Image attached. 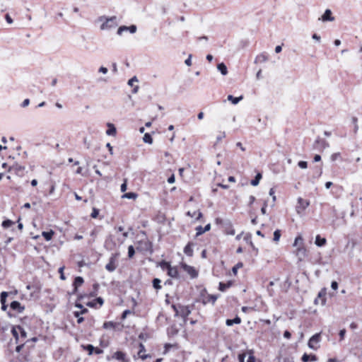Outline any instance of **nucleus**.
I'll list each match as a JSON object with an SVG mask.
<instances>
[{
    "instance_id": "64",
    "label": "nucleus",
    "mask_w": 362,
    "mask_h": 362,
    "mask_svg": "<svg viewBox=\"0 0 362 362\" xmlns=\"http://www.w3.org/2000/svg\"><path fill=\"white\" fill-rule=\"evenodd\" d=\"M331 287L333 290H337L338 288V284L337 281H332L331 284Z\"/></svg>"
},
{
    "instance_id": "41",
    "label": "nucleus",
    "mask_w": 362,
    "mask_h": 362,
    "mask_svg": "<svg viewBox=\"0 0 362 362\" xmlns=\"http://www.w3.org/2000/svg\"><path fill=\"white\" fill-rule=\"evenodd\" d=\"M18 329L19 330V334H21V337L22 338H26L27 337V333L24 330V329L21 327V326H18Z\"/></svg>"
},
{
    "instance_id": "42",
    "label": "nucleus",
    "mask_w": 362,
    "mask_h": 362,
    "mask_svg": "<svg viewBox=\"0 0 362 362\" xmlns=\"http://www.w3.org/2000/svg\"><path fill=\"white\" fill-rule=\"evenodd\" d=\"M135 253L134 248L132 245L129 246L128 247V256L129 258H132Z\"/></svg>"
},
{
    "instance_id": "27",
    "label": "nucleus",
    "mask_w": 362,
    "mask_h": 362,
    "mask_svg": "<svg viewBox=\"0 0 362 362\" xmlns=\"http://www.w3.org/2000/svg\"><path fill=\"white\" fill-rule=\"evenodd\" d=\"M143 141L146 144H153V139L150 134L146 133L144 135Z\"/></svg>"
},
{
    "instance_id": "33",
    "label": "nucleus",
    "mask_w": 362,
    "mask_h": 362,
    "mask_svg": "<svg viewBox=\"0 0 362 362\" xmlns=\"http://www.w3.org/2000/svg\"><path fill=\"white\" fill-rule=\"evenodd\" d=\"M15 223L9 219L5 220L2 222V227L4 228H8L13 226Z\"/></svg>"
},
{
    "instance_id": "11",
    "label": "nucleus",
    "mask_w": 362,
    "mask_h": 362,
    "mask_svg": "<svg viewBox=\"0 0 362 362\" xmlns=\"http://www.w3.org/2000/svg\"><path fill=\"white\" fill-rule=\"evenodd\" d=\"M11 308L13 310H16L18 313H22L24 310V307L21 306L18 301H13L11 303Z\"/></svg>"
},
{
    "instance_id": "22",
    "label": "nucleus",
    "mask_w": 362,
    "mask_h": 362,
    "mask_svg": "<svg viewBox=\"0 0 362 362\" xmlns=\"http://www.w3.org/2000/svg\"><path fill=\"white\" fill-rule=\"evenodd\" d=\"M218 70L221 73L222 75L226 76L228 74V69L225 64L220 63L217 65Z\"/></svg>"
},
{
    "instance_id": "34",
    "label": "nucleus",
    "mask_w": 362,
    "mask_h": 362,
    "mask_svg": "<svg viewBox=\"0 0 362 362\" xmlns=\"http://www.w3.org/2000/svg\"><path fill=\"white\" fill-rule=\"evenodd\" d=\"M187 215L190 216V217H194L196 215H197V219H199L202 216V214L201 211H194V213H191L190 211H188L187 213Z\"/></svg>"
},
{
    "instance_id": "44",
    "label": "nucleus",
    "mask_w": 362,
    "mask_h": 362,
    "mask_svg": "<svg viewBox=\"0 0 362 362\" xmlns=\"http://www.w3.org/2000/svg\"><path fill=\"white\" fill-rule=\"evenodd\" d=\"M226 233L227 235H235V230L233 228H232V226L230 224L229 225L228 228H226Z\"/></svg>"
},
{
    "instance_id": "47",
    "label": "nucleus",
    "mask_w": 362,
    "mask_h": 362,
    "mask_svg": "<svg viewBox=\"0 0 362 362\" xmlns=\"http://www.w3.org/2000/svg\"><path fill=\"white\" fill-rule=\"evenodd\" d=\"M243 264L241 262L238 263L235 267H233V272L235 274L239 268L243 267Z\"/></svg>"
},
{
    "instance_id": "53",
    "label": "nucleus",
    "mask_w": 362,
    "mask_h": 362,
    "mask_svg": "<svg viewBox=\"0 0 362 362\" xmlns=\"http://www.w3.org/2000/svg\"><path fill=\"white\" fill-rule=\"evenodd\" d=\"M185 64L188 66L192 65V54L189 55L188 58L185 61Z\"/></svg>"
},
{
    "instance_id": "6",
    "label": "nucleus",
    "mask_w": 362,
    "mask_h": 362,
    "mask_svg": "<svg viewBox=\"0 0 362 362\" xmlns=\"http://www.w3.org/2000/svg\"><path fill=\"white\" fill-rule=\"evenodd\" d=\"M137 28L134 25H132L130 26L122 25L120 26L117 30V35H122L124 32L129 31L130 33H135L136 32Z\"/></svg>"
},
{
    "instance_id": "62",
    "label": "nucleus",
    "mask_w": 362,
    "mask_h": 362,
    "mask_svg": "<svg viewBox=\"0 0 362 362\" xmlns=\"http://www.w3.org/2000/svg\"><path fill=\"white\" fill-rule=\"evenodd\" d=\"M29 104H30V100L29 99H25L23 101L21 106L23 107H25L28 106Z\"/></svg>"
},
{
    "instance_id": "35",
    "label": "nucleus",
    "mask_w": 362,
    "mask_h": 362,
    "mask_svg": "<svg viewBox=\"0 0 362 362\" xmlns=\"http://www.w3.org/2000/svg\"><path fill=\"white\" fill-rule=\"evenodd\" d=\"M160 266L163 270L167 271V272L168 271L169 268L171 267V265L170 264L169 262H167L165 261L160 262Z\"/></svg>"
},
{
    "instance_id": "4",
    "label": "nucleus",
    "mask_w": 362,
    "mask_h": 362,
    "mask_svg": "<svg viewBox=\"0 0 362 362\" xmlns=\"http://www.w3.org/2000/svg\"><path fill=\"white\" fill-rule=\"evenodd\" d=\"M238 359L240 362H255V358L252 351H249L247 354H239Z\"/></svg>"
},
{
    "instance_id": "7",
    "label": "nucleus",
    "mask_w": 362,
    "mask_h": 362,
    "mask_svg": "<svg viewBox=\"0 0 362 362\" xmlns=\"http://www.w3.org/2000/svg\"><path fill=\"white\" fill-rule=\"evenodd\" d=\"M24 170H25V167L22 166L18 163L13 164L8 169L9 172H13L19 176H22L23 175Z\"/></svg>"
},
{
    "instance_id": "10",
    "label": "nucleus",
    "mask_w": 362,
    "mask_h": 362,
    "mask_svg": "<svg viewBox=\"0 0 362 362\" xmlns=\"http://www.w3.org/2000/svg\"><path fill=\"white\" fill-rule=\"evenodd\" d=\"M296 255L298 257L299 260H302L306 255V250L303 246H300L296 249Z\"/></svg>"
},
{
    "instance_id": "37",
    "label": "nucleus",
    "mask_w": 362,
    "mask_h": 362,
    "mask_svg": "<svg viewBox=\"0 0 362 362\" xmlns=\"http://www.w3.org/2000/svg\"><path fill=\"white\" fill-rule=\"evenodd\" d=\"M103 327L105 329H113L115 328V324L112 322H105L103 324Z\"/></svg>"
},
{
    "instance_id": "51",
    "label": "nucleus",
    "mask_w": 362,
    "mask_h": 362,
    "mask_svg": "<svg viewBox=\"0 0 362 362\" xmlns=\"http://www.w3.org/2000/svg\"><path fill=\"white\" fill-rule=\"evenodd\" d=\"M134 82H138V79L136 76L132 77L131 79L128 81V85L130 86H133Z\"/></svg>"
},
{
    "instance_id": "60",
    "label": "nucleus",
    "mask_w": 362,
    "mask_h": 362,
    "mask_svg": "<svg viewBox=\"0 0 362 362\" xmlns=\"http://www.w3.org/2000/svg\"><path fill=\"white\" fill-rule=\"evenodd\" d=\"M202 303H203V304H204V305H205V304H206V303H209V302H211L210 298H209V295H207V296H206V297H204V298H202Z\"/></svg>"
},
{
    "instance_id": "25",
    "label": "nucleus",
    "mask_w": 362,
    "mask_h": 362,
    "mask_svg": "<svg viewBox=\"0 0 362 362\" xmlns=\"http://www.w3.org/2000/svg\"><path fill=\"white\" fill-rule=\"evenodd\" d=\"M137 194L134 192H128L122 196V198L129 199H136L137 198Z\"/></svg>"
},
{
    "instance_id": "20",
    "label": "nucleus",
    "mask_w": 362,
    "mask_h": 362,
    "mask_svg": "<svg viewBox=\"0 0 362 362\" xmlns=\"http://www.w3.org/2000/svg\"><path fill=\"white\" fill-rule=\"evenodd\" d=\"M140 349L138 352V355L139 358H141L142 360H144L148 357V354H145V348L144 346L142 344H140Z\"/></svg>"
},
{
    "instance_id": "39",
    "label": "nucleus",
    "mask_w": 362,
    "mask_h": 362,
    "mask_svg": "<svg viewBox=\"0 0 362 362\" xmlns=\"http://www.w3.org/2000/svg\"><path fill=\"white\" fill-rule=\"evenodd\" d=\"M8 296V293L6 292V291H3L1 293V303L2 305L5 304L6 303V299Z\"/></svg>"
},
{
    "instance_id": "61",
    "label": "nucleus",
    "mask_w": 362,
    "mask_h": 362,
    "mask_svg": "<svg viewBox=\"0 0 362 362\" xmlns=\"http://www.w3.org/2000/svg\"><path fill=\"white\" fill-rule=\"evenodd\" d=\"M6 21L8 23L12 24L13 23V19L11 18V16L8 14H6L5 16Z\"/></svg>"
},
{
    "instance_id": "21",
    "label": "nucleus",
    "mask_w": 362,
    "mask_h": 362,
    "mask_svg": "<svg viewBox=\"0 0 362 362\" xmlns=\"http://www.w3.org/2000/svg\"><path fill=\"white\" fill-rule=\"evenodd\" d=\"M268 59V57H267V55L265 54V53H262L260 54H259L258 56H257L256 59H255V62L256 63H263V62H267Z\"/></svg>"
},
{
    "instance_id": "56",
    "label": "nucleus",
    "mask_w": 362,
    "mask_h": 362,
    "mask_svg": "<svg viewBox=\"0 0 362 362\" xmlns=\"http://www.w3.org/2000/svg\"><path fill=\"white\" fill-rule=\"evenodd\" d=\"M209 298H210L211 302L214 304L217 300L218 296L215 295H209Z\"/></svg>"
},
{
    "instance_id": "29",
    "label": "nucleus",
    "mask_w": 362,
    "mask_h": 362,
    "mask_svg": "<svg viewBox=\"0 0 362 362\" xmlns=\"http://www.w3.org/2000/svg\"><path fill=\"white\" fill-rule=\"evenodd\" d=\"M262 178V175L260 173H257V175L255 176V179H253L252 181H251V185L252 186H257L258 185V184L259 183V180H261Z\"/></svg>"
},
{
    "instance_id": "54",
    "label": "nucleus",
    "mask_w": 362,
    "mask_h": 362,
    "mask_svg": "<svg viewBox=\"0 0 362 362\" xmlns=\"http://www.w3.org/2000/svg\"><path fill=\"white\" fill-rule=\"evenodd\" d=\"M64 269V267H60V268L59 269V272L60 273V279H61L62 280H65V279H66V278H65V276H64V273H63Z\"/></svg>"
},
{
    "instance_id": "13",
    "label": "nucleus",
    "mask_w": 362,
    "mask_h": 362,
    "mask_svg": "<svg viewBox=\"0 0 362 362\" xmlns=\"http://www.w3.org/2000/svg\"><path fill=\"white\" fill-rule=\"evenodd\" d=\"M107 126L108 129L106 131V134L108 136H115L117 134V130H116L115 125L112 123H107Z\"/></svg>"
},
{
    "instance_id": "9",
    "label": "nucleus",
    "mask_w": 362,
    "mask_h": 362,
    "mask_svg": "<svg viewBox=\"0 0 362 362\" xmlns=\"http://www.w3.org/2000/svg\"><path fill=\"white\" fill-rule=\"evenodd\" d=\"M320 21H322L323 22L325 21H334V18L332 16V11L329 9H327L324 14L321 16V18H319Z\"/></svg>"
},
{
    "instance_id": "43",
    "label": "nucleus",
    "mask_w": 362,
    "mask_h": 362,
    "mask_svg": "<svg viewBox=\"0 0 362 362\" xmlns=\"http://www.w3.org/2000/svg\"><path fill=\"white\" fill-rule=\"evenodd\" d=\"M298 165L301 169H306L308 168V163L306 161L301 160L298 162Z\"/></svg>"
},
{
    "instance_id": "58",
    "label": "nucleus",
    "mask_w": 362,
    "mask_h": 362,
    "mask_svg": "<svg viewBox=\"0 0 362 362\" xmlns=\"http://www.w3.org/2000/svg\"><path fill=\"white\" fill-rule=\"evenodd\" d=\"M326 295V289L325 288H323L322 289L319 293H318V298H322V297H325V296Z\"/></svg>"
},
{
    "instance_id": "17",
    "label": "nucleus",
    "mask_w": 362,
    "mask_h": 362,
    "mask_svg": "<svg viewBox=\"0 0 362 362\" xmlns=\"http://www.w3.org/2000/svg\"><path fill=\"white\" fill-rule=\"evenodd\" d=\"M167 272L168 274L172 278H176L178 276V271L175 267L171 266Z\"/></svg>"
},
{
    "instance_id": "50",
    "label": "nucleus",
    "mask_w": 362,
    "mask_h": 362,
    "mask_svg": "<svg viewBox=\"0 0 362 362\" xmlns=\"http://www.w3.org/2000/svg\"><path fill=\"white\" fill-rule=\"evenodd\" d=\"M275 190L274 188H271L270 190H269V195L271 197H272V201L273 202H276V197L275 196Z\"/></svg>"
},
{
    "instance_id": "12",
    "label": "nucleus",
    "mask_w": 362,
    "mask_h": 362,
    "mask_svg": "<svg viewBox=\"0 0 362 362\" xmlns=\"http://www.w3.org/2000/svg\"><path fill=\"white\" fill-rule=\"evenodd\" d=\"M112 358L116 360L120 361L122 362L127 361L125 354L123 352L119 351L114 353V354L112 355Z\"/></svg>"
},
{
    "instance_id": "3",
    "label": "nucleus",
    "mask_w": 362,
    "mask_h": 362,
    "mask_svg": "<svg viewBox=\"0 0 362 362\" xmlns=\"http://www.w3.org/2000/svg\"><path fill=\"white\" fill-rule=\"evenodd\" d=\"M320 341V334H314L308 341V346L310 349L317 350L319 347L318 344Z\"/></svg>"
},
{
    "instance_id": "15",
    "label": "nucleus",
    "mask_w": 362,
    "mask_h": 362,
    "mask_svg": "<svg viewBox=\"0 0 362 362\" xmlns=\"http://www.w3.org/2000/svg\"><path fill=\"white\" fill-rule=\"evenodd\" d=\"M327 243V240L325 238H322L320 235H317L315 237V244L318 247L324 246Z\"/></svg>"
},
{
    "instance_id": "36",
    "label": "nucleus",
    "mask_w": 362,
    "mask_h": 362,
    "mask_svg": "<svg viewBox=\"0 0 362 362\" xmlns=\"http://www.w3.org/2000/svg\"><path fill=\"white\" fill-rule=\"evenodd\" d=\"M230 283H228V284H224V283H222V282H220L219 283V290L221 291H225L228 288H229L230 286Z\"/></svg>"
},
{
    "instance_id": "5",
    "label": "nucleus",
    "mask_w": 362,
    "mask_h": 362,
    "mask_svg": "<svg viewBox=\"0 0 362 362\" xmlns=\"http://www.w3.org/2000/svg\"><path fill=\"white\" fill-rule=\"evenodd\" d=\"M309 206V202L300 197L298 199V205L296 206V211L298 214H303L304 210Z\"/></svg>"
},
{
    "instance_id": "2",
    "label": "nucleus",
    "mask_w": 362,
    "mask_h": 362,
    "mask_svg": "<svg viewBox=\"0 0 362 362\" xmlns=\"http://www.w3.org/2000/svg\"><path fill=\"white\" fill-rule=\"evenodd\" d=\"M98 21L102 22L100 27L102 30H110L115 28L118 25L117 18L116 16L107 17L103 16L99 17Z\"/></svg>"
},
{
    "instance_id": "31",
    "label": "nucleus",
    "mask_w": 362,
    "mask_h": 362,
    "mask_svg": "<svg viewBox=\"0 0 362 362\" xmlns=\"http://www.w3.org/2000/svg\"><path fill=\"white\" fill-rule=\"evenodd\" d=\"M42 236L45 238L46 240H50L54 235V232L52 230L48 232H42Z\"/></svg>"
},
{
    "instance_id": "28",
    "label": "nucleus",
    "mask_w": 362,
    "mask_h": 362,
    "mask_svg": "<svg viewBox=\"0 0 362 362\" xmlns=\"http://www.w3.org/2000/svg\"><path fill=\"white\" fill-rule=\"evenodd\" d=\"M303 243V239L301 235H298L294 240L293 246L297 247L298 245L302 246Z\"/></svg>"
},
{
    "instance_id": "32",
    "label": "nucleus",
    "mask_w": 362,
    "mask_h": 362,
    "mask_svg": "<svg viewBox=\"0 0 362 362\" xmlns=\"http://www.w3.org/2000/svg\"><path fill=\"white\" fill-rule=\"evenodd\" d=\"M11 333L16 340L18 341L19 337V330L18 329V326H15L12 328Z\"/></svg>"
},
{
    "instance_id": "48",
    "label": "nucleus",
    "mask_w": 362,
    "mask_h": 362,
    "mask_svg": "<svg viewBox=\"0 0 362 362\" xmlns=\"http://www.w3.org/2000/svg\"><path fill=\"white\" fill-rule=\"evenodd\" d=\"M87 351H88V354L91 355L93 354V351L94 350V346L91 344H88L86 346L84 347Z\"/></svg>"
},
{
    "instance_id": "14",
    "label": "nucleus",
    "mask_w": 362,
    "mask_h": 362,
    "mask_svg": "<svg viewBox=\"0 0 362 362\" xmlns=\"http://www.w3.org/2000/svg\"><path fill=\"white\" fill-rule=\"evenodd\" d=\"M83 279L82 277L77 276L75 278L74 282V289L73 293H74L77 291L78 287L81 286L83 284Z\"/></svg>"
},
{
    "instance_id": "59",
    "label": "nucleus",
    "mask_w": 362,
    "mask_h": 362,
    "mask_svg": "<svg viewBox=\"0 0 362 362\" xmlns=\"http://www.w3.org/2000/svg\"><path fill=\"white\" fill-rule=\"evenodd\" d=\"M175 181V175L173 174L168 179V182L170 184L174 183Z\"/></svg>"
},
{
    "instance_id": "49",
    "label": "nucleus",
    "mask_w": 362,
    "mask_h": 362,
    "mask_svg": "<svg viewBox=\"0 0 362 362\" xmlns=\"http://www.w3.org/2000/svg\"><path fill=\"white\" fill-rule=\"evenodd\" d=\"M226 136V133L224 132H220V134L216 136V141L219 142Z\"/></svg>"
},
{
    "instance_id": "38",
    "label": "nucleus",
    "mask_w": 362,
    "mask_h": 362,
    "mask_svg": "<svg viewBox=\"0 0 362 362\" xmlns=\"http://www.w3.org/2000/svg\"><path fill=\"white\" fill-rule=\"evenodd\" d=\"M281 237V232L279 230H276L274 233V241L278 242Z\"/></svg>"
},
{
    "instance_id": "30",
    "label": "nucleus",
    "mask_w": 362,
    "mask_h": 362,
    "mask_svg": "<svg viewBox=\"0 0 362 362\" xmlns=\"http://www.w3.org/2000/svg\"><path fill=\"white\" fill-rule=\"evenodd\" d=\"M160 283H161V281L159 279H158V278L154 279L153 280V288L156 290L160 289L161 288Z\"/></svg>"
},
{
    "instance_id": "63",
    "label": "nucleus",
    "mask_w": 362,
    "mask_h": 362,
    "mask_svg": "<svg viewBox=\"0 0 362 362\" xmlns=\"http://www.w3.org/2000/svg\"><path fill=\"white\" fill-rule=\"evenodd\" d=\"M108 70L106 67L101 66L99 69V72L103 73V74H106L107 73Z\"/></svg>"
},
{
    "instance_id": "18",
    "label": "nucleus",
    "mask_w": 362,
    "mask_h": 362,
    "mask_svg": "<svg viewBox=\"0 0 362 362\" xmlns=\"http://www.w3.org/2000/svg\"><path fill=\"white\" fill-rule=\"evenodd\" d=\"M301 359L303 362H308L310 360L313 361H316L317 357L315 355H308L307 354H304Z\"/></svg>"
},
{
    "instance_id": "26",
    "label": "nucleus",
    "mask_w": 362,
    "mask_h": 362,
    "mask_svg": "<svg viewBox=\"0 0 362 362\" xmlns=\"http://www.w3.org/2000/svg\"><path fill=\"white\" fill-rule=\"evenodd\" d=\"M105 269L109 272H113L115 270L116 267L114 264V259L112 258L108 264H106Z\"/></svg>"
},
{
    "instance_id": "16",
    "label": "nucleus",
    "mask_w": 362,
    "mask_h": 362,
    "mask_svg": "<svg viewBox=\"0 0 362 362\" xmlns=\"http://www.w3.org/2000/svg\"><path fill=\"white\" fill-rule=\"evenodd\" d=\"M241 322V319L240 317L238 316H236L234 319L233 320H230V319H228L226 320V324L227 326L230 327V326H232L234 324H236V325H238V324H240Z\"/></svg>"
},
{
    "instance_id": "57",
    "label": "nucleus",
    "mask_w": 362,
    "mask_h": 362,
    "mask_svg": "<svg viewBox=\"0 0 362 362\" xmlns=\"http://www.w3.org/2000/svg\"><path fill=\"white\" fill-rule=\"evenodd\" d=\"M127 180H124V183H122L121 185V191L124 192L127 190Z\"/></svg>"
},
{
    "instance_id": "19",
    "label": "nucleus",
    "mask_w": 362,
    "mask_h": 362,
    "mask_svg": "<svg viewBox=\"0 0 362 362\" xmlns=\"http://www.w3.org/2000/svg\"><path fill=\"white\" fill-rule=\"evenodd\" d=\"M227 99L228 100L230 101L233 105H236L243 99V97L241 95L240 97L235 98L231 95H228Z\"/></svg>"
},
{
    "instance_id": "40",
    "label": "nucleus",
    "mask_w": 362,
    "mask_h": 362,
    "mask_svg": "<svg viewBox=\"0 0 362 362\" xmlns=\"http://www.w3.org/2000/svg\"><path fill=\"white\" fill-rule=\"evenodd\" d=\"M204 233V228L199 226L196 228V236H199Z\"/></svg>"
},
{
    "instance_id": "24",
    "label": "nucleus",
    "mask_w": 362,
    "mask_h": 362,
    "mask_svg": "<svg viewBox=\"0 0 362 362\" xmlns=\"http://www.w3.org/2000/svg\"><path fill=\"white\" fill-rule=\"evenodd\" d=\"M316 145L320 146L322 149H325L329 147V144L323 139H317L315 141Z\"/></svg>"
},
{
    "instance_id": "45",
    "label": "nucleus",
    "mask_w": 362,
    "mask_h": 362,
    "mask_svg": "<svg viewBox=\"0 0 362 362\" xmlns=\"http://www.w3.org/2000/svg\"><path fill=\"white\" fill-rule=\"evenodd\" d=\"M340 156H341L340 153H334L331 155L330 159H331L332 161H335L338 158H340Z\"/></svg>"
},
{
    "instance_id": "52",
    "label": "nucleus",
    "mask_w": 362,
    "mask_h": 362,
    "mask_svg": "<svg viewBox=\"0 0 362 362\" xmlns=\"http://www.w3.org/2000/svg\"><path fill=\"white\" fill-rule=\"evenodd\" d=\"M88 312V310L86 308H83L81 312H74V315L76 317H78L81 314H84Z\"/></svg>"
},
{
    "instance_id": "1",
    "label": "nucleus",
    "mask_w": 362,
    "mask_h": 362,
    "mask_svg": "<svg viewBox=\"0 0 362 362\" xmlns=\"http://www.w3.org/2000/svg\"><path fill=\"white\" fill-rule=\"evenodd\" d=\"M128 232H123L120 235H117L116 237H114L113 235H110L105 240V245L108 250H114L117 246H119L122 244H123L127 238L128 237Z\"/></svg>"
},
{
    "instance_id": "8",
    "label": "nucleus",
    "mask_w": 362,
    "mask_h": 362,
    "mask_svg": "<svg viewBox=\"0 0 362 362\" xmlns=\"http://www.w3.org/2000/svg\"><path fill=\"white\" fill-rule=\"evenodd\" d=\"M182 267L185 272H186L187 274L190 275L192 278H194L197 276V272H196L194 267L187 265L185 263L182 264Z\"/></svg>"
},
{
    "instance_id": "46",
    "label": "nucleus",
    "mask_w": 362,
    "mask_h": 362,
    "mask_svg": "<svg viewBox=\"0 0 362 362\" xmlns=\"http://www.w3.org/2000/svg\"><path fill=\"white\" fill-rule=\"evenodd\" d=\"M98 214H99V210L95 209V208H93V211H92V213L90 214V216L93 218H96L98 217Z\"/></svg>"
},
{
    "instance_id": "23",
    "label": "nucleus",
    "mask_w": 362,
    "mask_h": 362,
    "mask_svg": "<svg viewBox=\"0 0 362 362\" xmlns=\"http://www.w3.org/2000/svg\"><path fill=\"white\" fill-rule=\"evenodd\" d=\"M184 252L185 255H187L189 257L192 256L193 255V250H192V244L188 243L184 248Z\"/></svg>"
},
{
    "instance_id": "55",
    "label": "nucleus",
    "mask_w": 362,
    "mask_h": 362,
    "mask_svg": "<svg viewBox=\"0 0 362 362\" xmlns=\"http://www.w3.org/2000/svg\"><path fill=\"white\" fill-rule=\"evenodd\" d=\"M345 334H346V330H345L344 329H341V330L339 331V337H340V340H341V341L344 339V336H345Z\"/></svg>"
}]
</instances>
